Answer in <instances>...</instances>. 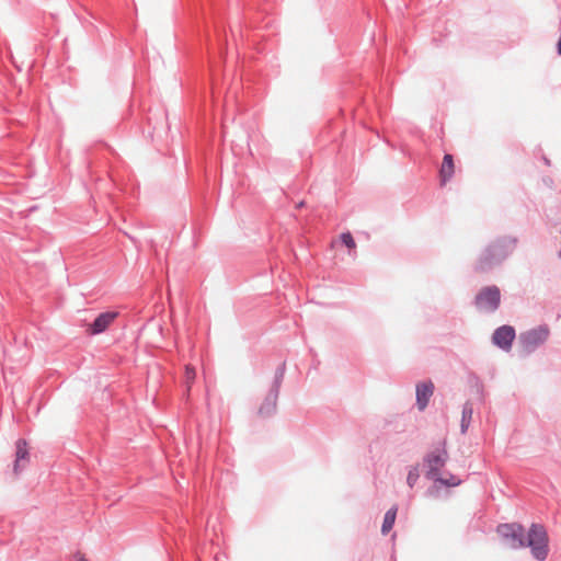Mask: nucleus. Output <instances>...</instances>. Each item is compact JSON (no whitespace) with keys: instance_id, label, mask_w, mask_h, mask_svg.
Masks as SVG:
<instances>
[{"instance_id":"obj_1","label":"nucleus","mask_w":561,"mask_h":561,"mask_svg":"<svg viewBox=\"0 0 561 561\" xmlns=\"http://www.w3.org/2000/svg\"><path fill=\"white\" fill-rule=\"evenodd\" d=\"M517 238L503 236L485 245L478 255L473 271L477 274H486L499 267L515 251Z\"/></svg>"},{"instance_id":"obj_2","label":"nucleus","mask_w":561,"mask_h":561,"mask_svg":"<svg viewBox=\"0 0 561 561\" xmlns=\"http://www.w3.org/2000/svg\"><path fill=\"white\" fill-rule=\"evenodd\" d=\"M448 458V453L445 448L435 449L428 453L424 457V465L427 468L425 472L426 479L432 480L434 482H438L445 486L459 485L461 483V480L458 477L451 473H449L447 478L442 477L440 470L445 467Z\"/></svg>"},{"instance_id":"obj_3","label":"nucleus","mask_w":561,"mask_h":561,"mask_svg":"<svg viewBox=\"0 0 561 561\" xmlns=\"http://www.w3.org/2000/svg\"><path fill=\"white\" fill-rule=\"evenodd\" d=\"M525 547L530 548L533 557L545 561L549 554V536L543 525L533 523L524 540Z\"/></svg>"},{"instance_id":"obj_4","label":"nucleus","mask_w":561,"mask_h":561,"mask_svg":"<svg viewBox=\"0 0 561 561\" xmlns=\"http://www.w3.org/2000/svg\"><path fill=\"white\" fill-rule=\"evenodd\" d=\"M473 304L480 311L493 313L501 305V290L496 285L482 287L474 297Z\"/></svg>"},{"instance_id":"obj_5","label":"nucleus","mask_w":561,"mask_h":561,"mask_svg":"<svg viewBox=\"0 0 561 561\" xmlns=\"http://www.w3.org/2000/svg\"><path fill=\"white\" fill-rule=\"evenodd\" d=\"M547 324L539 325L519 334V343L524 354L529 355L541 346L549 337Z\"/></svg>"},{"instance_id":"obj_6","label":"nucleus","mask_w":561,"mask_h":561,"mask_svg":"<svg viewBox=\"0 0 561 561\" xmlns=\"http://www.w3.org/2000/svg\"><path fill=\"white\" fill-rule=\"evenodd\" d=\"M496 531L503 539L510 542L511 548L519 549L525 547V528L522 524H500Z\"/></svg>"},{"instance_id":"obj_7","label":"nucleus","mask_w":561,"mask_h":561,"mask_svg":"<svg viewBox=\"0 0 561 561\" xmlns=\"http://www.w3.org/2000/svg\"><path fill=\"white\" fill-rule=\"evenodd\" d=\"M515 336L516 332L513 327L502 325L494 331L492 342L503 351H510Z\"/></svg>"},{"instance_id":"obj_8","label":"nucleus","mask_w":561,"mask_h":561,"mask_svg":"<svg viewBox=\"0 0 561 561\" xmlns=\"http://www.w3.org/2000/svg\"><path fill=\"white\" fill-rule=\"evenodd\" d=\"M30 462V453L25 439L20 438L15 443L14 474H19Z\"/></svg>"},{"instance_id":"obj_9","label":"nucleus","mask_w":561,"mask_h":561,"mask_svg":"<svg viewBox=\"0 0 561 561\" xmlns=\"http://www.w3.org/2000/svg\"><path fill=\"white\" fill-rule=\"evenodd\" d=\"M433 393L434 383L431 380L416 385V407L420 411H424L426 409Z\"/></svg>"},{"instance_id":"obj_10","label":"nucleus","mask_w":561,"mask_h":561,"mask_svg":"<svg viewBox=\"0 0 561 561\" xmlns=\"http://www.w3.org/2000/svg\"><path fill=\"white\" fill-rule=\"evenodd\" d=\"M118 312L116 311H106L100 313L95 320L91 323L89 332L91 334H100L104 332L112 322L116 319Z\"/></svg>"},{"instance_id":"obj_11","label":"nucleus","mask_w":561,"mask_h":561,"mask_svg":"<svg viewBox=\"0 0 561 561\" xmlns=\"http://www.w3.org/2000/svg\"><path fill=\"white\" fill-rule=\"evenodd\" d=\"M278 392L270 390L263 403L259 408V415L262 417L272 416L277 409Z\"/></svg>"},{"instance_id":"obj_12","label":"nucleus","mask_w":561,"mask_h":561,"mask_svg":"<svg viewBox=\"0 0 561 561\" xmlns=\"http://www.w3.org/2000/svg\"><path fill=\"white\" fill-rule=\"evenodd\" d=\"M455 173L454 157L450 153H446L443 158V162L439 169L440 185L444 186L448 181L451 180Z\"/></svg>"},{"instance_id":"obj_13","label":"nucleus","mask_w":561,"mask_h":561,"mask_svg":"<svg viewBox=\"0 0 561 561\" xmlns=\"http://www.w3.org/2000/svg\"><path fill=\"white\" fill-rule=\"evenodd\" d=\"M472 414H473V405L471 402L467 401L462 405V411H461L460 431L462 434L467 433V431L470 426V423L472 421Z\"/></svg>"},{"instance_id":"obj_14","label":"nucleus","mask_w":561,"mask_h":561,"mask_svg":"<svg viewBox=\"0 0 561 561\" xmlns=\"http://www.w3.org/2000/svg\"><path fill=\"white\" fill-rule=\"evenodd\" d=\"M397 506H392L386 512L381 526V533L383 535L388 534L392 529L397 517Z\"/></svg>"},{"instance_id":"obj_15","label":"nucleus","mask_w":561,"mask_h":561,"mask_svg":"<svg viewBox=\"0 0 561 561\" xmlns=\"http://www.w3.org/2000/svg\"><path fill=\"white\" fill-rule=\"evenodd\" d=\"M285 371H286V365H285V363H282L275 370L274 380H273V383H272L270 390L279 393V389H280L282 382L284 380Z\"/></svg>"},{"instance_id":"obj_16","label":"nucleus","mask_w":561,"mask_h":561,"mask_svg":"<svg viewBox=\"0 0 561 561\" xmlns=\"http://www.w3.org/2000/svg\"><path fill=\"white\" fill-rule=\"evenodd\" d=\"M195 377H196L195 368L190 365H186L185 373H184V380H185L187 392L190 391L191 386L195 380Z\"/></svg>"},{"instance_id":"obj_17","label":"nucleus","mask_w":561,"mask_h":561,"mask_svg":"<svg viewBox=\"0 0 561 561\" xmlns=\"http://www.w3.org/2000/svg\"><path fill=\"white\" fill-rule=\"evenodd\" d=\"M419 478H420L419 467L417 466L411 467L408 472V477H407L408 485L410 488H413L416 484Z\"/></svg>"},{"instance_id":"obj_18","label":"nucleus","mask_w":561,"mask_h":561,"mask_svg":"<svg viewBox=\"0 0 561 561\" xmlns=\"http://www.w3.org/2000/svg\"><path fill=\"white\" fill-rule=\"evenodd\" d=\"M341 241L348 249H354L356 247L355 240L350 232L342 233Z\"/></svg>"},{"instance_id":"obj_19","label":"nucleus","mask_w":561,"mask_h":561,"mask_svg":"<svg viewBox=\"0 0 561 561\" xmlns=\"http://www.w3.org/2000/svg\"><path fill=\"white\" fill-rule=\"evenodd\" d=\"M542 161H543V163H545L546 165H548V167H550V165H551V161H550V159H548L547 157H543V158H542Z\"/></svg>"},{"instance_id":"obj_20","label":"nucleus","mask_w":561,"mask_h":561,"mask_svg":"<svg viewBox=\"0 0 561 561\" xmlns=\"http://www.w3.org/2000/svg\"><path fill=\"white\" fill-rule=\"evenodd\" d=\"M77 561H88L83 556H79Z\"/></svg>"},{"instance_id":"obj_21","label":"nucleus","mask_w":561,"mask_h":561,"mask_svg":"<svg viewBox=\"0 0 561 561\" xmlns=\"http://www.w3.org/2000/svg\"><path fill=\"white\" fill-rule=\"evenodd\" d=\"M558 257L561 260V249L558 252Z\"/></svg>"}]
</instances>
